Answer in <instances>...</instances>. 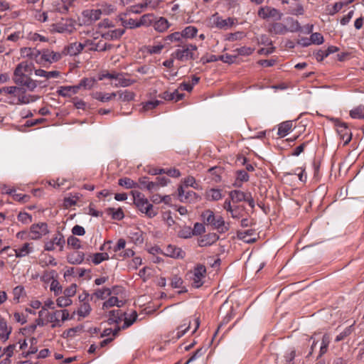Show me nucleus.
Here are the masks:
<instances>
[{
	"label": "nucleus",
	"instance_id": "nucleus-58",
	"mask_svg": "<svg viewBox=\"0 0 364 364\" xmlns=\"http://www.w3.org/2000/svg\"><path fill=\"white\" fill-rule=\"evenodd\" d=\"M296 356V350L294 348H291L285 353L284 355L285 364H294V360Z\"/></svg>",
	"mask_w": 364,
	"mask_h": 364
},
{
	"label": "nucleus",
	"instance_id": "nucleus-32",
	"mask_svg": "<svg viewBox=\"0 0 364 364\" xmlns=\"http://www.w3.org/2000/svg\"><path fill=\"white\" fill-rule=\"evenodd\" d=\"M123 304L124 302L122 301H119L117 297L111 296L103 303L102 309H106L114 306H117V307H121L123 306Z\"/></svg>",
	"mask_w": 364,
	"mask_h": 364
},
{
	"label": "nucleus",
	"instance_id": "nucleus-11",
	"mask_svg": "<svg viewBox=\"0 0 364 364\" xmlns=\"http://www.w3.org/2000/svg\"><path fill=\"white\" fill-rule=\"evenodd\" d=\"M213 19L214 25L219 29L227 30L235 24V18L228 17L226 19H223L217 13L213 15Z\"/></svg>",
	"mask_w": 364,
	"mask_h": 364
},
{
	"label": "nucleus",
	"instance_id": "nucleus-18",
	"mask_svg": "<svg viewBox=\"0 0 364 364\" xmlns=\"http://www.w3.org/2000/svg\"><path fill=\"white\" fill-rule=\"evenodd\" d=\"M125 33L124 28H116L102 33V38L108 41L117 40Z\"/></svg>",
	"mask_w": 364,
	"mask_h": 364
},
{
	"label": "nucleus",
	"instance_id": "nucleus-16",
	"mask_svg": "<svg viewBox=\"0 0 364 364\" xmlns=\"http://www.w3.org/2000/svg\"><path fill=\"white\" fill-rule=\"evenodd\" d=\"M23 92H18L16 97L17 101L16 102H12L11 104L14 105H23V104H28L31 102H35L38 97L31 95H26V89L23 87Z\"/></svg>",
	"mask_w": 364,
	"mask_h": 364
},
{
	"label": "nucleus",
	"instance_id": "nucleus-2",
	"mask_svg": "<svg viewBox=\"0 0 364 364\" xmlns=\"http://www.w3.org/2000/svg\"><path fill=\"white\" fill-rule=\"evenodd\" d=\"M203 223L210 225L213 229L217 230L219 233H225L229 230V224H226L221 215H215L211 210H205L202 214Z\"/></svg>",
	"mask_w": 364,
	"mask_h": 364
},
{
	"label": "nucleus",
	"instance_id": "nucleus-59",
	"mask_svg": "<svg viewBox=\"0 0 364 364\" xmlns=\"http://www.w3.org/2000/svg\"><path fill=\"white\" fill-rule=\"evenodd\" d=\"M67 242L68 246H70L74 249L78 250L81 248L80 240L74 235L69 236L68 237Z\"/></svg>",
	"mask_w": 364,
	"mask_h": 364
},
{
	"label": "nucleus",
	"instance_id": "nucleus-15",
	"mask_svg": "<svg viewBox=\"0 0 364 364\" xmlns=\"http://www.w3.org/2000/svg\"><path fill=\"white\" fill-rule=\"evenodd\" d=\"M219 240V235L217 233L211 232L202 236L198 240L200 247L210 246Z\"/></svg>",
	"mask_w": 364,
	"mask_h": 364
},
{
	"label": "nucleus",
	"instance_id": "nucleus-46",
	"mask_svg": "<svg viewBox=\"0 0 364 364\" xmlns=\"http://www.w3.org/2000/svg\"><path fill=\"white\" fill-rule=\"evenodd\" d=\"M287 21L289 24V28H287L288 31L294 33L301 31V26L297 20H294L292 18H288Z\"/></svg>",
	"mask_w": 364,
	"mask_h": 364
},
{
	"label": "nucleus",
	"instance_id": "nucleus-53",
	"mask_svg": "<svg viewBox=\"0 0 364 364\" xmlns=\"http://www.w3.org/2000/svg\"><path fill=\"white\" fill-rule=\"evenodd\" d=\"M287 13L294 16H301L304 14V9L301 4H297L294 7H289Z\"/></svg>",
	"mask_w": 364,
	"mask_h": 364
},
{
	"label": "nucleus",
	"instance_id": "nucleus-47",
	"mask_svg": "<svg viewBox=\"0 0 364 364\" xmlns=\"http://www.w3.org/2000/svg\"><path fill=\"white\" fill-rule=\"evenodd\" d=\"M353 325L352 324L346 327L342 332H341L335 338V342H340L344 340L347 336H350L353 331Z\"/></svg>",
	"mask_w": 364,
	"mask_h": 364
},
{
	"label": "nucleus",
	"instance_id": "nucleus-5",
	"mask_svg": "<svg viewBox=\"0 0 364 364\" xmlns=\"http://www.w3.org/2000/svg\"><path fill=\"white\" fill-rule=\"evenodd\" d=\"M13 81L18 85V87H26L29 91H33L38 85V82L31 79L27 74L14 75Z\"/></svg>",
	"mask_w": 364,
	"mask_h": 364
},
{
	"label": "nucleus",
	"instance_id": "nucleus-28",
	"mask_svg": "<svg viewBox=\"0 0 364 364\" xmlns=\"http://www.w3.org/2000/svg\"><path fill=\"white\" fill-rule=\"evenodd\" d=\"M156 17L153 14H144L138 21L139 28L141 26H149L154 24Z\"/></svg>",
	"mask_w": 364,
	"mask_h": 364
},
{
	"label": "nucleus",
	"instance_id": "nucleus-40",
	"mask_svg": "<svg viewBox=\"0 0 364 364\" xmlns=\"http://www.w3.org/2000/svg\"><path fill=\"white\" fill-rule=\"evenodd\" d=\"M106 213L108 215H112V218L114 220H120L124 218V215L122 208L115 209L114 208H108L106 210Z\"/></svg>",
	"mask_w": 364,
	"mask_h": 364
},
{
	"label": "nucleus",
	"instance_id": "nucleus-48",
	"mask_svg": "<svg viewBox=\"0 0 364 364\" xmlns=\"http://www.w3.org/2000/svg\"><path fill=\"white\" fill-rule=\"evenodd\" d=\"M166 47V45L164 43H159L156 46H148L146 47V52L150 54H160L164 48Z\"/></svg>",
	"mask_w": 364,
	"mask_h": 364
},
{
	"label": "nucleus",
	"instance_id": "nucleus-24",
	"mask_svg": "<svg viewBox=\"0 0 364 364\" xmlns=\"http://www.w3.org/2000/svg\"><path fill=\"white\" fill-rule=\"evenodd\" d=\"M331 343V337L328 333H325L322 336L320 350L316 359L321 358L324 354H326L328 349V346Z\"/></svg>",
	"mask_w": 364,
	"mask_h": 364
},
{
	"label": "nucleus",
	"instance_id": "nucleus-39",
	"mask_svg": "<svg viewBox=\"0 0 364 364\" xmlns=\"http://www.w3.org/2000/svg\"><path fill=\"white\" fill-rule=\"evenodd\" d=\"M119 21H121L122 26H123L126 28L133 29L136 28H139L138 26V21L129 18L126 19L123 18L122 16H119Z\"/></svg>",
	"mask_w": 364,
	"mask_h": 364
},
{
	"label": "nucleus",
	"instance_id": "nucleus-30",
	"mask_svg": "<svg viewBox=\"0 0 364 364\" xmlns=\"http://www.w3.org/2000/svg\"><path fill=\"white\" fill-rule=\"evenodd\" d=\"M205 198L208 200H219L223 198L221 190L218 188H210L206 191Z\"/></svg>",
	"mask_w": 364,
	"mask_h": 364
},
{
	"label": "nucleus",
	"instance_id": "nucleus-35",
	"mask_svg": "<svg viewBox=\"0 0 364 364\" xmlns=\"http://www.w3.org/2000/svg\"><path fill=\"white\" fill-rule=\"evenodd\" d=\"M60 315V311H55L53 313H48V320L49 322L52 323V328L60 327L61 326L60 321L59 320V316Z\"/></svg>",
	"mask_w": 364,
	"mask_h": 364
},
{
	"label": "nucleus",
	"instance_id": "nucleus-13",
	"mask_svg": "<svg viewBox=\"0 0 364 364\" xmlns=\"http://www.w3.org/2000/svg\"><path fill=\"white\" fill-rule=\"evenodd\" d=\"M178 198L182 203H191L198 198V195L193 191L184 190L183 186H180L178 188Z\"/></svg>",
	"mask_w": 364,
	"mask_h": 364
},
{
	"label": "nucleus",
	"instance_id": "nucleus-27",
	"mask_svg": "<svg viewBox=\"0 0 364 364\" xmlns=\"http://www.w3.org/2000/svg\"><path fill=\"white\" fill-rule=\"evenodd\" d=\"M179 33L181 35L182 41H184L186 38H193L197 35L198 28L193 26H188Z\"/></svg>",
	"mask_w": 364,
	"mask_h": 364
},
{
	"label": "nucleus",
	"instance_id": "nucleus-62",
	"mask_svg": "<svg viewBox=\"0 0 364 364\" xmlns=\"http://www.w3.org/2000/svg\"><path fill=\"white\" fill-rule=\"evenodd\" d=\"M311 42L313 44L321 45L323 43V36L320 33H313L311 36Z\"/></svg>",
	"mask_w": 364,
	"mask_h": 364
},
{
	"label": "nucleus",
	"instance_id": "nucleus-44",
	"mask_svg": "<svg viewBox=\"0 0 364 364\" xmlns=\"http://www.w3.org/2000/svg\"><path fill=\"white\" fill-rule=\"evenodd\" d=\"M350 116L353 119H364V106L360 105L350 111Z\"/></svg>",
	"mask_w": 364,
	"mask_h": 364
},
{
	"label": "nucleus",
	"instance_id": "nucleus-36",
	"mask_svg": "<svg viewBox=\"0 0 364 364\" xmlns=\"http://www.w3.org/2000/svg\"><path fill=\"white\" fill-rule=\"evenodd\" d=\"M183 323L178 327V332L176 335V338L179 339L181 338L190 328L191 321L188 318L183 321Z\"/></svg>",
	"mask_w": 364,
	"mask_h": 364
},
{
	"label": "nucleus",
	"instance_id": "nucleus-64",
	"mask_svg": "<svg viewBox=\"0 0 364 364\" xmlns=\"http://www.w3.org/2000/svg\"><path fill=\"white\" fill-rule=\"evenodd\" d=\"M56 302L59 307H66L72 304V300L70 298L63 296L58 297L56 300Z\"/></svg>",
	"mask_w": 364,
	"mask_h": 364
},
{
	"label": "nucleus",
	"instance_id": "nucleus-57",
	"mask_svg": "<svg viewBox=\"0 0 364 364\" xmlns=\"http://www.w3.org/2000/svg\"><path fill=\"white\" fill-rule=\"evenodd\" d=\"M1 90H2V92H4L10 94V95H13L14 97H16L18 92H23V87H18V86L4 87Z\"/></svg>",
	"mask_w": 364,
	"mask_h": 364
},
{
	"label": "nucleus",
	"instance_id": "nucleus-14",
	"mask_svg": "<svg viewBox=\"0 0 364 364\" xmlns=\"http://www.w3.org/2000/svg\"><path fill=\"white\" fill-rule=\"evenodd\" d=\"M164 255L174 259H183L186 256V252L180 247L173 245H168L165 247Z\"/></svg>",
	"mask_w": 364,
	"mask_h": 364
},
{
	"label": "nucleus",
	"instance_id": "nucleus-17",
	"mask_svg": "<svg viewBox=\"0 0 364 364\" xmlns=\"http://www.w3.org/2000/svg\"><path fill=\"white\" fill-rule=\"evenodd\" d=\"M138 187L140 189H146L150 192L157 191V183L149 181L148 177L144 176L139 178Z\"/></svg>",
	"mask_w": 364,
	"mask_h": 364
},
{
	"label": "nucleus",
	"instance_id": "nucleus-33",
	"mask_svg": "<svg viewBox=\"0 0 364 364\" xmlns=\"http://www.w3.org/2000/svg\"><path fill=\"white\" fill-rule=\"evenodd\" d=\"M83 331V326L82 325H78L75 327L68 328L65 330L62 336L65 338H73L75 336L77 333H81Z\"/></svg>",
	"mask_w": 364,
	"mask_h": 364
},
{
	"label": "nucleus",
	"instance_id": "nucleus-54",
	"mask_svg": "<svg viewBox=\"0 0 364 364\" xmlns=\"http://www.w3.org/2000/svg\"><path fill=\"white\" fill-rule=\"evenodd\" d=\"M222 171V168L218 166L212 167L208 169V172L213 176V180H214L215 182L220 181V174Z\"/></svg>",
	"mask_w": 364,
	"mask_h": 364
},
{
	"label": "nucleus",
	"instance_id": "nucleus-41",
	"mask_svg": "<svg viewBox=\"0 0 364 364\" xmlns=\"http://www.w3.org/2000/svg\"><path fill=\"white\" fill-rule=\"evenodd\" d=\"M245 208L242 205H234L230 214L232 218L238 219L243 215Z\"/></svg>",
	"mask_w": 364,
	"mask_h": 364
},
{
	"label": "nucleus",
	"instance_id": "nucleus-38",
	"mask_svg": "<svg viewBox=\"0 0 364 364\" xmlns=\"http://www.w3.org/2000/svg\"><path fill=\"white\" fill-rule=\"evenodd\" d=\"M118 184L128 189L138 187V183L128 177L119 178Z\"/></svg>",
	"mask_w": 364,
	"mask_h": 364
},
{
	"label": "nucleus",
	"instance_id": "nucleus-25",
	"mask_svg": "<svg viewBox=\"0 0 364 364\" xmlns=\"http://www.w3.org/2000/svg\"><path fill=\"white\" fill-rule=\"evenodd\" d=\"M128 75L127 73H118V78L117 80L118 81L117 83L114 85L115 87H128L134 83L136 82L135 80H132L130 78H127L125 76Z\"/></svg>",
	"mask_w": 364,
	"mask_h": 364
},
{
	"label": "nucleus",
	"instance_id": "nucleus-56",
	"mask_svg": "<svg viewBox=\"0 0 364 364\" xmlns=\"http://www.w3.org/2000/svg\"><path fill=\"white\" fill-rule=\"evenodd\" d=\"M137 316H138L137 313L135 311H134L132 312V314H131L130 318H124V322L123 325L122 326V328L126 329V328H129V326H131L136 320Z\"/></svg>",
	"mask_w": 364,
	"mask_h": 364
},
{
	"label": "nucleus",
	"instance_id": "nucleus-42",
	"mask_svg": "<svg viewBox=\"0 0 364 364\" xmlns=\"http://www.w3.org/2000/svg\"><path fill=\"white\" fill-rule=\"evenodd\" d=\"M118 95L119 99L123 102L132 101L134 100L135 97V93L129 90H119L118 91Z\"/></svg>",
	"mask_w": 364,
	"mask_h": 364
},
{
	"label": "nucleus",
	"instance_id": "nucleus-21",
	"mask_svg": "<svg viewBox=\"0 0 364 364\" xmlns=\"http://www.w3.org/2000/svg\"><path fill=\"white\" fill-rule=\"evenodd\" d=\"M85 259V254L82 252H74L67 256V260L72 264H80Z\"/></svg>",
	"mask_w": 364,
	"mask_h": 364
},
{
	"label": "nucleus",
	"instance_id": "nucleus-45",
	"mask_svg": "<svg viewBox=\"0 0 364 364\" xmlns=\"http://www.w3.org/2000/svg\"><path fill=\"white\" fill-rule=\"evenodd\" d=\"M84 16L89 17L91 21H97L100 19L102 12L99 9L85 10L82 12Z\"/></svg>",
	"mask_w": 364,
	"mask_h": 364
},
{
	"label": "nucleus",
	"instance_id": "nucleus-29",
	"mask_svg": "<svg viewBox=\"0 0 364 364\" xmlns=\"http://www.w3.org/2000/svg\"><path fill=\"white\" fill-rule=\"evenodd\" d=\"M164 41V45H166V47L169 46L173 42H178L179 43H183L182 39H181V35H180V33L178 31L172 33L168 36H166L165 38H163Z\"/></svg>",
	"mask_w": 364,
	"mask_h": 364
},
{
	"label": "nucleus",
	"instance_id": "nucleus-37",
	"mask_svg": "<svg viewBox=\"0 0 364 364\" xmlns=\"http://www.w3.org/2000/svg\"><path fill=\"white\" fill-rule=\"evenodd\" d=\"M95 82V80L92 77H84L82 78L80 82L76 85L77 87H79V90L83 88L85 90L91 89Z\"/></svg>",
	"mask_w": 364,
	"mask_h": 364
},
{
	"label": "nucleus",
	"instance_id": "nucleus-55",
	"mask_svg": "<svg viewBox=\"0 0 364 364\" xmlns=\"http://www.w3.org/2000/svg\"><path fill=\"white\" fill-rule=\"evenodd\" d=\"M151 0H146L144 3H141L136 5L132 6L131 11L134 14H140L143 9H146L149 4H151Z\"/></svg>",
	"mask_w": 364,
	"mask_h": 364
},
{
	"label": "nucleus",
	"instance_id": "nucleus-34",
	"mask_svg": "<svg viewBox=\"0 0 364 364\" xmlns=\"http://www.w3.org/2000/svg\"><path fill=\"white\" fill-rule=\"evenodd\" d=\"M111 294L112 290L109 288L98 289L90 296V300H92L94 296L99 299H105Z\"/></svg>",
	"mask_w": 364,
	"mask_h": 364
},
{
	"label": "nucleus",
	"instance_id": "nucleus-1",
	"mask_svg": "<svg viewBox=\"0 0 364 364\" xmlns=\"http://www.w3.org/2000/svg\"><path fill=\"white\" fill-rule=\"evenodd\" d=\"M177 46L178 48L171 54L172 58L181 62L194 60L198 58V47L196 45L186 43L183 41V43H178Z\"/></svg>",
	"mask_w": 364,
	"mask_h": 364
},
{
	"label": "nucleus",
	"instance_id": "nucleus-63",
	"mask_svg": "<svg viewBox=\"0 0 364 364\" xmlns=\"http://www.w3.org/2000/svg\"><path fill=\"white\" fill-rule=\"evenodd\" d=\"M205 350H206L203 348H200L197 349L184 364H188L191 362L201 357L205 353Z\"/></svg>",
	"mask_w": 364,
	"mask_h": 364
},
{
	"label": "nucleus",
	"instance_id": "nucleus-19",
	"mask_svg": "<svg viewBox=\"0 0 364 364\" xmlns=\"http://www.w3.org/2000/svg\"><path fill=\"white\" fill-rule=\"evenodd\" d=\"M79 91V87L76 85L73 86H60L57 90L58 95L63 97H68L71 96L72 94H76Z\"/></svg>",
	"mask_w": 364,
	"mask_h": 364
},
{
	"label": "nucleus",
	"instance_id": "nucleus-26",
	"mask_svg": "<svg viewBox=\"0 0 364 364\" xmlns=\"http://www.w3.org/2000/svg\"><path fill=\"white\" fill-rule=\"evenodd\" d=\"M292 126H293L292 121L289 120V121H285V122H282L279 125L278 133H277L278 135L280 137H284V136H287L289 134V132L291 130Z\"/></svg>",
	"mask_w": 364,
	"mask_h": 364
},
{
	"label": "nucleus",
	"instance_id": "nucleus-23",
	"mask_svg": "<svg viewBox=\"0 0 364 364\" xmlns=\"http://www.w3.org/2000/svg\"><path fill=\"white\" fill-rule=\"evenodd\" d=\"M248 192H243L240 190H233L229 192V197L233 203H238L245 201Z\"/></svg>",
	"mask_w": 364,
	"mask_h": 364
},
{
	"label": "nucleus",
	"instance_id": "nucleus-52",
	"mask_svg": "<svg viewBox=\"0 0 364 364\" xmlns=\"http://www.w3.org/2000/svg\"><path fill=\"white\" fill-rule=\"evenodd\" d=\"M91 306L89 302H84V304H81L80 309L77 311V314L80 316L86 317L88 316L91 311Z\"/></svg>",
	"mask_w": 364,
	"mask_h": 364
},
{
	"label": "nucleus",
	"instance_id": "nucleus-51",
	"mask_svg": "<svg viewBox=\"0 0 364 364\" xmlns=\"http://www.w3.org/2000/svg\"><path fill=\"white\" fill-rule=\"evenodd\" d=\"M234 316H235L234 310H233L232 308H231L230 310L227 313L226 316L223 318V319L221 321V323H220V325L218 326V329L216 330V331H215V333L214 334V337L218 333V332L219 329L220 328V327L222 326L228 324L232 319Z\"/></svg>",
	"mask_w": 364,
	"mask_h": 364
},
{
	"label": "nucleus",
	"instance_id": "nucleus-50",
	"mask_svg": "<svg viewBox=\"0 0 364 364\" xmlns=\"http://www.w3.org/2000/svg\"><path fill=\"white\" fill-rule=\"evenodd\" d=\"M161 103H162V101L158 100L147 101L142 104L143 105L142 110L144 112H146L149 110L154 109L157 106L161 105Z\"/></svg>",
	"mask_w": 364,
	"mask_h": 364
},
{
	"label": "nucleus",
	"instance_id": "nucleus-9",
	"mask_svg": "<svg viewBox=\"0 0 364 364\" xmlns=\"http://www.w3.org/2000/svg\"><path fill=\"white\" fill-rule=\"evenodd\" d=\"M258 16L263 19L273 18L277 21H279L282 17V14L280 13L277 9L269 6H264L261 7L259 9Z\"/></svg>",
	"mask_w": 364,
	"mask_h": 364
},
{
	"label": "nucleus",
	"instance_id": "nucleus-20",
	"mask_svg": "<svg viewBox=\"0 0 364 364\" xmlns=\"http://www.w3.org/2000/svg\"><path fill=\"white\" fill-rule=\"evenodd\" d=\"M269 31L275 35H284L288 32V28L284 24L275 22L270 24Z\"/></svg>",
	"mask_w": 364,
	"mask_h": 364
},
{
	"label": "nucleus",
	"instance_id": "nucleus-61",
	"mask_svg": "<svg viewBox=\"0 0 364 364\" xmlns=\"http://www.w3.org/2000/svg\"><path fill=\"white\" fill-rule=\"evenodd\" d=\"M253 49L250 47L242 46L234 50V52H236L238 55H244L247 56L252 53Z\"/></svg>",
	"mask_w": 364,
	"mask_h": 364
},
{
	"label": "nucleus",
	"instance_id": "nucleus-8",
	"mask_svg": "<svg viewBox=\"0 0 364 364\" xmlns=\"http://www.w3.org/2000/svg\"><path fill=\"white\" fill-rule=\"evenodd\" d=\"M48 232V225L46 223L33 224L30 228L29 237L32 240H38Z\"/></svg>",
	"mask_w": 364,
	"mask_h": 364
},
{
	"label": "nucleus",
	"instance_id": "nucleus-3",
	"mask_svg": "<svg viewBox=\"0 0 364 364\" xmlns=\"http://www.w3.org/2000/svg\"><path fill=\"white\" fill-rule=\"evenodd\" d=\"M132 195L134 198V203L142 213H144L149 218H154L158 213L156 210L151 204L144 195L137 191H132Z\"/></svg>",
	"mask_w": 364,
	"mask_h": 364
},
{
	"label": "nucleus",
	"instance_id": "nucleus-43",
	"mask_svg": "<svg viewBox=\"0 0 364 364\" xmlns=\"http://www.w3.org/2000/svg\"><path fill=\"white\" fill-rule=\"evenodd\" d=\"M31 71L30 65L27 62H21L16 67L14 75H18V74H26Z\"/></svg>",
	"mask_w": 364,
	"mask_h": 364
},
{
	"label": "nucleus",
	"instance_id": "nucleus-49",
	"mask_svg": "<svg viewBox=\"0 0 364 364\" xmlns=\"http://www.w3.org/2000/svg\"><path fill=\"white\" fill-rule=\"evenodd\" d=\"M109 258V255L107 252H97L93 255L92 262L97 265L103 261L108 260Z\"/></svg>",
	"mask_w": 364,
	"mask_h": 364
},
{
	"label": "nucleus",
	"instance_id": "nucleus-10",
	"mask_svg": "<svg viewBox=\"0 0 364 364\" xmlns=\"http://www.w3.org/2000/svg\"><path fill=\"white\" fill-rule=\"evenodd\" d=\"M62 58L61 52H54L49 49H43L41 59H39V63H53L59 61Z\"/></svg>",
	"mask_w": 364,
	"mask_h": 364
},
{
	"label": "nucleus",
	"instance_id": "nucleus-6",
	"mask_svg": "<svg viewBox=\"0 0 364 364\" xmlns=\"http://www.w3.org/2000/svg\"><path fill=\"white\" fill-rule=\"evenodd\" d=\"M193 276L191 277L193 280L192 286L194 288H199L203 284V279L206 274V268L204 265L198 264L194 268Z\"/></svg>",
	"mask_w": 364,
	"mask_h": 364
},
{
	"label": "nucleus",
	"instance_id": "nucleus-12",
	"mask_svg": "<svg viewBox=\"0 0 364 364\" xmlns=\"http://www.w3.org/2000/svg\"><path fill=\"white\" fill-rule=\"evenodd\" d=\"M85 48L84 43H72L68 45L67 46L64 47L63 50L61 51L62 57L66 56V55H70V56H75L77 55L79 53H81V51Z\"/></svg>",
	"mask_w": 364,
	"mask_h": 364
},
{
	"label": "nucleus",
	"instance_id": "nucleus-22",
	"mask_svg": "<svg viewBox=\"0 0 364 364\" xmlns=\"http://www.w3.org/2000/svg\"><path fill=\"white\" fill-rule=\"evenodd\" d=\"M153 26L156 31L162 33L170 27V23L166 18L160 17L155 19Z\"/></svg>",
	"mask_w": 364,
	"mask_h": 364
},
{
	"label": "nucleus",
	"instance_id": "nucleus-60",
	"mask_svg": "<svg viewBox=\"0 0 364 364\" xmlns=\"http://www.w3.org/2000/svg\"><path fill=\"white\" fill-rule=\"evenodd\" d=\"M25 294L24 287L23 286H17L13 289L14 300L19 302V299Z\"/></svg>",
	"mask_w": 364,
	"mask_h": 364
},
{
	"label": "nucleus",
	"instance_id": "nucleus-31",
	"mask_svg": "<svg viewBox=\"0 0 364 364\" xmlns=\"http://www.w3.org/2000/svg\"><path fill=\"white\" fill-rule=\"evenodd\" d=\"M13 251L15 252L16 257H22L28 255L29 253L33 252V248L30 247V244L26 242L23 245L17 250L14 249Z\"/></svg>",
	"mask_w": 364,
	"mask_h": 364
},
{
	"label": "nucleus",
	"instance_id": "nucleus-4",
	"mask_svg": "<svg viewBox=\"0 0 364 364\" xmlns=\"http://www.w3.org/2000/svg\"><path fill=\"white\" fill-rule=\"evenodd\" d=\"M330 120L336 127L338 134L340 136L341 139L343 141V145L346 146L348 144L352 139L353 134L348 123L342 122L338 118L332 117L330 119Z\"/></svg>",
	"mask_w": 364,
	"mask_h": 364
},
{
	"label": "nucleus",
	"instance_id": "nucleus-7",
	"mask_svg": "<svg viewBox=\"0 0 364 364\" xmlns=\"http://www.w3.org/2000/svg\"><path fill=\"white\" fill-rule=\"evenodd\" d=\"M96 38H94V39H87L84 43L85 47L90 46L89 50L99 52H104L113 48V45L103 43V41L102 40L96 43Z\"/></svg>",
	"mask_w": 364,
	"mask_h": 364
}]
</instances>
